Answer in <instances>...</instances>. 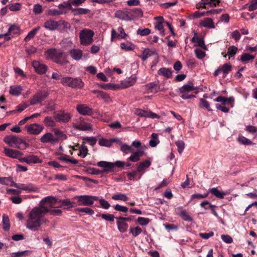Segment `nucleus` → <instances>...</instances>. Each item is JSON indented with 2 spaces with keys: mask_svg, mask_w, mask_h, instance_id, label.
<instances>
[{
  "mask_svg": "<svg viewBox=\"0 0 257 257\" xmlns=\"http://www.w3.org/2000/svg\"><path fill=\"white\" fill-rule=\"evenodd\" d=\"M56 202V199L53 196H49L44 198L39 202V206L34 207L29 213L26 227L33 231H37L42 226L46 225L49 222L45 217L47 213H49L53 216L61 215L62 212L61 210L50 209Z\"/></svg>",
  "mask_w": 257,
  "mask_h": 257,
  "instance_id": "f257e3e1",
  "label": "nucleus"
},
{
  "mask_svg": "<svg viewBox=\"0 0 257 257\" xmlns=\"http://www.w3.org/2000/svg\"><path fill=\"white\" fill-rule=\"evenodd\" d=\"M45 58L47 59H51L54 62L61 65L68 63L67 60L61 59L63 53L61 50H57L55 48L47 50L44 54Z\"/></svg>",
  "mask_w": 257,
  "mask_h": 257,
  "instance_id": "f03ea898",
  "label": "nucleus"
},
{
  "mask_svg": "<svg viewBox=\"0 0 257 257\" xmlns=\"http://www.w3.org/2000/svg\"><path fill=\"white\" fill-rule=\"evenodd\" d=\"M60 82L64 85L68 86L74 89H81L84 86V82L79 78L64 77L61 79Z\"/></svg>",
  "mask_w": 257,
  "mask_h": 257,
  "instance_id": "7ed1b4c3",
  "label": "nucleus"
},
{
  "mask_svg": "<svg viewBox=\"0 0 257 257\" xmlns=\"http://www.w3.org/2000/svg\"><path fill=\"white\" fill-rule=\"evenodd\" d=\"M125 164L123 162L121 161H116L114 163H111L109 162L101 161L97 163V165L101 168H103V172H112L115 167L117 168H122L124 167Z\"/></svg>",
  "mask_w": 257,
  "mask_h": 257,
  "instance_id": "20e7f679",
  "label": "nucleus"
},
{
  "mask_svg": "<svg viewBox=\"0 0 257 257\" xmlns=\"http://www.w3.org/2000/svg\"><path fill=\"white\" fill-rule=\"evenodd\" d=\"M195 89L196 88L194 86L192 82H189L179 88L178 92L182 99H188L195 97L194 95L190 94V92Z\"/></svg>",
  "mask_w": 257,
  "mask_h": 257,
  "instance_id": "39448f33",
  "label": "nucleus"
},
{
  "mask_svg": "<svg viewBox=\"0 0 257 257\" xmlns=\"http://www.w3.org/2000/svg\"><path fill=\"white\" fill-rule=\"evenodd\" d=\"M94 33L93 31L88 29L82 30L79 34L80 41L83 45H89L93 42Z\"/></svg>",
  "mask_w": 257,
  "mask_h": 257,
  "instance_id": "423d86ee",
  "label": "nucleus"
},
{
  "mask_svg": "<svg viewBox=\"0 0 257 257\" xmlns=\"http://www.w3.org/2000/svg\"><path fill=\"white\" fill-rule=\"evenodd\" d=\"M5 142L10 146L21 149L20 145L24 144L25 148L28 147V145L22 139L19 138L15 136H8L4 139Z\"/></svg>",
  "mask_w": 257,
  "mask_h": 257,
  "instance_id": "0eeeda50",
  "label": "nucleus"
},
{
  "mask_svg": "<svg viewBox=\"0 0 257 257\" xmlns=\"http://www.w3.org/2000/svg\"><path fill=\"white\" fill-rule=\"evenodd\" d=\"M74 198L78 199L79 205L84 206H91L94 201L98 200V197L91 195L76 196Z\"/></svg>",
  "mask_w": 257,
  "mask_h": 257,
  "instance_id": "6e6552de",
  "label": "nucleus"
},
{
  "mask_svg": "<svg viewBox=\"0 0 257 257\" xmlns=\"http://www.w3.org/2000/svg\"><path fill=\"white\" fill-rule=\"evenodd\" d=\"M53 116L55 119L58 122L67 123L69 122L72 117L70 113L61 110L58 112H54Z\"/></svg>",
  "mask_w": 257,
  "mask_h": 257,
  "instance_id": "1a4fd4ad",
  "label": "nucleus"
},
{
  "mask_svg": "<svg viewBox=\"0 0 257 257\" xmlns=\"http://www.w3.org/2000/svg\"><path fill=\"white\" fill-rule=\"evenodd\" d=\"M72 127L76 130L82 131H86L91 130L92 127L91 125L85 122L84 118L80 117L72 123Z\"/></svg>",
  "mask_w": 257,
  "mask_h": 257,
  "instance_id": "9d476101",
  "label": "nucleus"
},
{
  "mask_svg": "<svg viewBox=\"0 0 257 257\" xmlns=\"http://www.w3.org/2000/svg\"><path fill=\"white\" fill-rule=\"evenodd\" d=\"M49 95L47 92L40 91L35 94L30 101V105H35L44 101Z\"/></svg>",
  "mask_w": 257,
  "mask_h": 257,
  "instance_id": "9b49d317",
  "label": "nucleus"
},
{
  "mask_svg": "<svg viewBox=\"0 0 257 257\" xmlns=\"http://www.w3.org/2000/svg\"><path fill=\"white\" fill-rule=\"evenodd\" d=\"M44 128V127L38 123H33L25 126V129L28 133L31 135H37L39 134Z\"/></svg>",
  "mask_w": 257,
  "mask_h": 257,
  "instance_id": "f8f14e48",
  "label": "nucleus"
},
{
  "mask_svg": "<svg viewBox=\"0 0 257 257\" xmlns=\"http://www.w3.org/2000/svg\"><path fill=\"white\" fill-rule=\"evenodd\" d=\"M10 186H14L19 189L28 192H36L38 190V188L31 183L28 184L22 183L17 184L14 182L12 184H10Z\"/></svg>",
  "mask_w": 257,
  "mask_h": 257,
  "instance_id": "ddd939ff",
  "label": "nucleus"
},
{
  "mask_svg": "<svg viewBox=\"0 0 257 257\" xmlns=\"http://www.w3.org/2000/svg\"><path fill=\"white\" fill-rule=\"evenodd\" d=\"M130 14L129 9L125 8L116 11L114 13V17L122 21H130Z\"/></svg>",
  "mask_w": 257,
  "mask_h": 257,
  "instance_id": "4468645a",
  "label": "nucleus"
},
{
  "mask_svg": "<svg viewBox=\"0 0 257 257\" xmlns=\"http://www.w3.org/2000/svg\"><path fill=\"white\" fill-rule=\"evenodd\" d=\"M32 66L35 72L40 75L46 73L48 70V67L45 64L41 63L39 61H33Z\"/></svg>",
  "mask_w": 257,
  "mask_h": 257,
  "instance_id": "2eb2a0df",
  "label": "nucleus"
},
{
  "mask_svg": "<svg viewBox=\"0 0 257 257\" xmlns=\"http://www.w3.org/2000/svg\"><path fill=\"white\" fill-rule=\"evenodd\" d=\"M232 70V66L228 63L223 64L221 67H218L213 73L214 76H217L221 73H223V77H225Z\"/></svg>",
  "mask_w": 257,
  "mask_h": 257,
  "instance_id": "dca6fc26",
  "label": "nucleus"
},
{
  "mask_svg": "<svg viewBox=\"0 0 257 257\" xmlns=\"http://www.w3.org/2000/svg\"><path fill=\"white\" fill-rule=\"evenodd\" d=\"M76 110L80 114L84 115H91L93 114V109L84 104L77 105Z\"/></svg>",
  "mask_w": 257,
  "mask_h": 257,
  "instance_id": "f3484780",
  "label": "nucleus"
},
{
  "mask_svg": "<svg viewBox=\"0 0 257 257\" xmlns=\"http://www.w3.org/2000/svg\"><path fill=\"white\" fill-rule=\"evenodd\" d=\"M137 77L131 76L123 81H121L119 85V88L124 89L133 85L136 82Z\"/></svg>",
  "mask_w": 257,
  "mask_h": 257,
  "instance_id": "a211bd4d",
  "label": "nucleus"
},
{
  "mask_svg": "<svg viewBox=\"0 0 257 257\" xmlns=\"http://www.w3.org/2000/svg\"><path fill=\"white\" fill-rule=\"evenodd\" d=\"M40 141L43 143H54L58 141V138L54 137L50 133H47L41 137Z\"/></svg>",
  "mask_w": 257,
  "mask_h": 257,
  "instance_id": "6ab92c4d",
  "label": "nucleus"
},
{
  "mask_svg": "<svg viewBox=\"0 0 257 257\" xmlns=\"http://www.w3.org/2000/svg\"><path fill=\"white\" fill-rule=\"evenodd\" d=\"M4 153L7 156L16 159L23 155L22 152L6 148L4 149Z\"/></svg>",
  "mask_w": 257,
  "mask_h": 257,
  "instance_id": "aec40b11",
  "label": "nucleus"
},
{
  "mask_svg": "<svg viewBox=\"0 0 257 257\" xmlns=\"http://www.w3.org/2000/svg\"><path fill=\"white\" fill-rule=\"evenodd\" d=\"M58 21L50 19L46 21L44 24V27L49 31H54L58 28Z\"/></svg>",
  "mask_w": 257,
  "mask_h": 257,
  "instance_id": "412c9836",
  "label": "nucleus"
},
{
  "mask_svg": "<svg viewBox=\"0 0 257 257\" xmlns=\"http://www.w3.org/2000/svg\"><path fill=\"white\" fill-rule=\"evenodd\" d=\"M71 58L76 61L80 60L83 55V51L78 48H73L69 51Z\"/></svg>",
  "mask_w": 257,
  "mask_h": 257,
  "instance_id": "4be33fe9",
  "label": "nucleus"
},
{
  "mask_svg": "<svg viewBox=\"0 0 257 257\" xmlns=\"http://www.w3.org/2000/svg\"><path fill=\"white\" fill-rule=\"evenodd\" d=\"M146 89L151 93H157L160 91L159 85L155 82H151L145 85Z\"/></svg>",
  "mask_w": 257,
  "mask_h": 257,
  "instance_id": "5701e85b",
  "label": "nucleus"
},
{
  "mask_svg": "<svg viewBox=\"0 0 257 257\" xmlns=\"http://www.w3.org/2000/svg\"><path fill=\"white\" fill-rule=\"evenodd\" d=\"M131 21L136 18L142 17L143 13L142 10L139 8H135L133 9H129Z\"/></svg>",
  "mask_w": 257,
  "mask_h": 257,
  "instance_id": "b1692460",
  "label": "nucleus"
},
{
  "mask_svg": "<svg viewBox=\"0 0 257 257\" xmlns=\"http://www.w3.org/2000/svg\"><path fill=\"white\" fill-rule=\"evenodd\" d=\"M67 11L65 9L57 10L51 9L48 10L47 15L52 17L59 16L66 14Z\"/></svg>",
  "mask_w": 257,
  "mask_h": 257,
  "instance_id": "393cba45",
  "label": "nucleus"
},
{
  "mask_svg": "<svg viewBox=\"0 0 257 257\" xmlns=\"http://www.w3.org/2000/svg\"><path fill=\"white\" fill-rule=\"evenodd\" d=\"M157 20H160V21H157L155 24V29L159 31L160 34L162 36L165 35V30L162 24L163 21V18L162 17H158L155 18Z\"/></svg>",
  "mask_w": 257,
  "mask_h": 257,
  "instance_id": "a878e982",
  "label": "nucleus"
},
{
  "mask_svg": "<svg viewBox=\"0 0 257 257\" xmlns=\"http://www.w3.org/2000/svg\"><path fill=\"white\" fill-rule=\"evenodd\" d=\"M92 92L94 94H96L97 97L103 99L104 101L106 102H110L111 101V99L109 95L103 91L94 90Z\"/></svg>",
  "mask_w": 257,
  "mask_h": 257,
  "instance_id": "bb28decb",
  "label": "nucleus"
},
{
  "mask_svg": "<svg viewBox=\"0 0 257 257\" xmlns=\"http://www.w3.org/2000/svg\"><path fill=\"white\" fill-rule=\"evenodd\" d=\"M155 54H156L155 51L147 48L145 49L143 51L142 54L140 56H139V57L141 58L143 61H145L149 57H150L151 56L155 55Z\"/></svg>",
  "mask_w": 257,
  "mask_h": 257,
  "instance_id": "cd10ccee",
  "label": "nucleus"
},
{
  "mask_svg": "<svg viewBox=\"0 0 257 257\" xmlns=\"http://www.w3.org/2000/svg\"><path fill=\"white\" fill-rule=\"evenodd\" d=\"M158 74L166 78H170L172 76V71L170 68L162 67L158 71Z\"/></svg>",
  "mask_w": 257,
  "mask_h": 257,
  "instance_id": "c85d7f7f",
  "label": "nucleus"
},
{
  "mask_svg": "<svg viewBox=\"0 0 257 257\" xmlns=\"http://www.w3.org/2000/svg\"><path fill=\"white\" fill-rule=\"evenodd\" d=\"M72 11L74 16H78L82 15H86L90 13V10L86 8H71L70 9Z\"/></svg>",
  "mask_w": 257,
  "mask_h": 257,
  "instance_id": "c756f323",
  "label": "nucleus"
},
{
  "mask_svg": "<svg viewBox=\"0 0 257 257\" xmlns=\"http://www.w3.org/2000/svg\"><path fill=\"white\" fill-rule=\"evenodd\" d=\"M200 25L202 27H206L209 29H213L215 28L213 20L211 18H205L201 21Z\"/></svg>",
  "mask_w": 257,
  "mask_h": 257,
  "instance_id": "7c9ffc66",
  "label": "nucleus"
},
{
  "mask_svg": "<svg viewBox=\"0 0 257 257\" xmlns=\"http://www.w3.org/2000/svg\"><path fill=\"white\" fill-rule=\"evenodd\" d=\"M214 101L216 102H221L223 104L225 105L229 104L233 102L234 101V98L232 97L226 98L224 96H220L215 98Z\"/></svg>",
  "mask_w": 257,
  "mask_h": 257,
  "instance_id": "2f4dec72",
  "label": "nucleus"
},
{
  "mask_svg": "<svg viewBox=\"0 0 257 257\" xmlns=\"http://www.w3.org/2000/svg\"><path fill=\"white\" fill-rule=\"evenodd\" d=\"M209 192L216 196L217 198L223 199L224 196L226 195V192H221L217 188H213L209 190Z\"/></svg>",
  "mask_w": 257,
  "mask_h": 257,
  "instance_id": "473e14b6",
  "label": "nucleus"
},
{
  "mask_svg": "<svg viewBox=\"0 0 257 257\" xmlns=\"http://www.w3.org/2000/svg\"><path fill=\"white\" fill-rule=\"evenodd\" d=\"M117 228L121 232H125L128 228V224L123 220L118 219L116 222Z\"/></svg>",
  "mask_w": 257,
  "mask_h": 257,
  "instance_id": "72a5a7b5",
  "label": "nucleus"
},
{
  "mask_svg": "<svg viewBox=\"0 0 257 257\" xmlns=\"http://www.w3.org/2000/svg\"><path fill=\"white\" fill-rule=\"evenodd\" d=\"M31 251L26 250L22 251L12 252L11 253V257H26L30 255Z\"/></svg>",
  "mask_w": 257,
  "mask_h": 257,
  "instance_id": "f704fd0d",
  "label": "nucleus"
},
{
  "mask_svg": "<svg viewBox=\"0 0 257 257\" xmlns=\"http://www.w3.org/2000/svg\"><path fill=\"white\" fill-rule=\"evenodd\" d=\"M151 164L149 160H146L144 162H141L137 167V170L138 172H143L146 168H149Z\"/></svg>",
  "mask_w": 257,
  "mask_h": 257,
  "instance_id": "c9c22d12",
  "label": "nucleus"
},
{
  "mask_svg": "<svg viewBox=\"0 0 257 257\" xmlns=\"http://www.w3.org/2000/svg\"><path fill=\"white\" fill-rule=\"evenodd\" d=\"M22 90V87L20 85L10 87L9 92L11 94L15 96H19Z\"/></svg>",
  "mask_w": 257,
  "mask_h": 257,
  "instance_id": "e433bc0d",
  "label": "nucleus"
},
{
  "mask_svg": "<svg viewBox=\"0 0 257 257\" xmlns=\"http://www.w3.org/2000/svg\"><path fill=\"white\" fill-rule=\"evenodd\" d=\"M84 144L85 142H83L82 144L79 148V153L78 154V156L81 157L82 158H85L88 152V148Z\"/></svg>",
  "mask_w": 257,
  "mask_h": 257,
  "instance_id": "4c0bfd02",
  "label": "nucleus"
},
{
  "mask_svg": "<svg viewBox=\"0 0 257 257\" xmlns=\"http://www.w3.org/2000/svg\"><path fill=\"white\" fill-rule=\"evenodd\" d=\"M41 27L40 26H38L35 28H34L32 31L28 33V35L25 38L24 40L25 42L29 41L31 39L33 38L36 33L40 29Z\"/></svg>",
  "mask_w": 257,
  "mask_h": 257,
  "instance_id": "58836bf2",
  "label": "nucleus"
},
{
  "mask_svg": "<svg viewBox=\"0 0 257 257\" xmlns=\"http://www.w3.org/2000/svg\"><path fill=\"white\" fill-rule=\"evenodd\" d=\"M27 164H36L41 163L42 160L40 159L37 156L34 155H29L27 157Z\"/></svg>",
  "mask_w": 257,
  "mask_h": 257,
  "instance_id": "ea45409f",
  "label": "nucleus"
},
{
  "mask_svg": "<svg viewBox=\"0 0 257 257\" xmlns=\"http://www.w3.org/2000/svg\"><path fill=\"white\" fill-rule=\"evenodd\" d=\"M152 139L149 141V145L152 147H155L160 142L158 134L156 133H153L151 135Z\"/></svg>",
  "mask_w": 257,
  "mask_h": 257,
  "instance_id": "a19ab883",
  "label": "nucleus"
},
{
  "mask_svg": "<svg viewBox=\"0 0 257 257\" xmlns=\"http://www.w3.org/2000/svg\"><path fill=\"white\" fill-rule=\"evenodd\" d=\"M53 132L55 135L57 136L56 138H58V140L62 139L63 140H66L67 138V136L63 133L62 131L57 128H54L53 129Z\"/></svg>",
  "mask_w": 257,
  "mask_h": 257,
  "instance_id": "79ce46f5",
  "label": "nucleus"
},
{
  "mask_svg": "<svg viewBox=\"0 0 257 257\" xmlns=\"http://www.w3.org/2000/svg\"><path fill=\"white\" fill-rule=\"evenodd\" d=\"M237 48L235 46H231L228 47L227 50V53L224 56V57H226V55H228L229 58L234 57L237 51Z\"/></svg>",
  "mask_w": 257,
  "mask_h": 257,
  "instance_id": "37998d69",
  "label": "nucleus"
},
{
  "mask_svg": "<svg viewBox=\"0 0 257 257\" xmlns=\"http://www.w3.org/2000/svg\"><path fill=\"white\" fill-rule=\"evenodd\" d=\"M58 28L59 27L61 30H63L64 31L69 29L71 27L70 24L64 20H60L58 21Z\"/></svg>",
  "mask_w": 257,
  "mask_h": 257,
  "instance_id": "c03bdc74",
  "label": "nucleus"
},
{
  "mask_svg": "<svg viewBox=\"0 0 257 257\" xmlns=\"http://www.w3.org/2000/svg\"><path fill=\"white\" fill-rule=\"evenodd\" d=\"M255 55H251L248 53H244L240 57V61L244 63H247L250 60H253Z\"/></svg>",
  "mask_w": 257,
  "mask_h": 257,
  "instance_id": "a18cd8bd",
  "label": "nucleus"
},
{
  "mask_svg": "<svg viewBox=\"0 0 257 257\" xmlns=\"http://www.w3.org/2000/svg\"><path fill=\"white\" fill-rule=\"evenodd\" d=\"M99 87L104 89H112L115 90L119 88V85L112 84L110 83L102 84L99 85Z\"/></svg>",
  "mask_w": 257,
  "mask_h": 257,
  "instance_id": "49530a36",
  "label": "nucleus"
},
{
  "mask_svg": "<svg viewBox=\"0 0 257 257\" xmlns=\"http://www.w3.org/2000/svg\"><path fill=\"white\" fill-rule=\"evenodd\" d=\"M20 29L16 25L11 26L8 30V34L11 35V37H13L15 35L19 34Z\"/></svg>",
  "mask_w": 257,
  "mask_h": 257,
  "instance_id": "de8ad7c7",
  "label": "nucleus"
},
{
  "mask_svg": "<svg viewBox=\"0 0 257 257\" xmlns=\"http://www.w3.org/2000/svg\"><path fill=\"white\" fill-rule=\"evenodd\" d=\"M129 231L130 233L135 237L140 235L142 232L143 230L141 228L137 226L135 227H130Z\"/></svg>",
  "mask_w": 257,
  "mask_h": 257,
  "instance_id": "09e8293b",
  "label": "nucleus"
},
{
  "mask_svg": "<svg viewBox=\"0 0 257 257\" xmlns=\"http://www.w3.org/2000/svg\"><path fill=\"white\" fill-rule=\"evenodd\" d=\"M111 198L115 200H121L126 201L128 200V197L124 194L117 193L112 196Z\"/></svg>",
  "mask_w": 257,
  "mask_h": 257,
  "instance_id": "8fccbe9b",
  "label": "nucleus"
},
{
  "mask_svg": "<svg viewBox=\"0 0 257 257\" xmlns=\"http://www.w3.org/2000/svg\"><path fill=\"white\" fill-rule=\"evenodd\" d=\"M14 182L12 177H0V184L10 186V184H12Z\"/></svg>",
  "mask_w": 257,
  "mask_h": 257,
  "instance_id": "3c124183",
  "label": "nucleus"
},
{
  "mask_svg": "<svg viewBox=\"0 0 257 257\" xmlns=\"http://www.w3.org/2000/svg\"><path fill=\"white\" fill-rule=\"evenodd\" d=\"M96 216H101V217L106 221L112 222L114 219V216L110 214H98Z\"/></svg>",
  "mask_w": 257,
  "mask_h": 257,
  "instance_id": "603ef678",
  "label": "nucleus"
},
{
  "mask_svg": "<svg viewBox=\"0 0 257 257\" xmlns=\"http://www.w3.org/2000/svg\"><path fill=\"white\" fill-rule=\"evenodd\" d=\"M9 221V218L8 216L6 215L3 216V229L6 231H8L10 229V224Z\"/></svg>",
  "mask_w": 257,
  "mask_h": 257,
  "instance_id": "864d4df0",
  "label": "nucleus"
},
{
  "mask_svg": "<svg viewBox=\"0 0 257 257\" xmlns=\"http://www.w3.org/2000/svg\"><path fill=\"white\" fill-rule=\"evenodd\" d=\"M180 216L183 220L188 221H191L192 220L191 217L189 216L188 212L185 209H183L182 208H180Z\"/></svg>",
  "mask_w": 257,
  "mask_h": 257,
  "instance_id": "5fc2aeb1",
  "label": "nucleus"
},
{
  "mask_svg": "<svg viewBox=\"0 0 257 257\" xmlns=\"http://www.w3.org/2000/svg\"><path fill=\"white\" fill-rule=\"evenodd\" d=\"M29 106V104H27L26 103H23L22 104H19L17 106V109L16 110H14L12 111H10V113H16L17 112H22L25 109L27 108Z\"/></svg>",
  "mask_w": 257,
  "mask_h": 257,
  "instance_id": "6e6d98bb",
  "label": "nucleus"
},
{
  "mask_svg": "<svg viewBox=\"0 0 257 257\" xmlns=\"http://www.w3.org/2000/svg\"><path fill=\"white\" fill-rule=\"evenodd\" d=\"M120 47L122 50L125 51H133L135 49V45L132 43H124L120 44Z\"/></svg>",
  "mask_w": 257,
  "mask_h": 257,
  "instance_id": "4d7b16f0",
  "label": "nucleus"
},
{
  "mask_svg": "<svg viewBox=\"0 0 257 257\" xmlns=\"http://www.w3.org/2000/svg\"><path fill=\"white\" fill-rule=\"evenodd\" d=\"M237 141L240 144L244 145H251L253 144L251 141L243 136H239L237 138Z\"/></svg>",
  "mask_w": 257,
  "mask_h": 257,
  "instance_id": "13d9d810",
  "label": "nucleus"
},
{
  "mask_svg": "<svg viewBox=\"0 0 257 257\" xmlns=\"http://www.w3.org/2000/svg\"><path fill=\"white\" fill-rule=\"evenodd\" d=\"M199 106L201 108H205L208 111L212 110L211 108L210 107V104L209 102L207 100L203 98H201L200 99V103Z\"/></svg>",
  "mask_w": 257,
  "mask_h": 257,
  "instance_id": "bf43d9fd",
  "label": "nucleus"
},
{
  "mask_svg": "<svg viewBox=\"0 0 257 257\" xmlns=\"http://www.w3.org/2000/svg\"><path fill=\"white\" fill-rule=\"evenodd\" d=\"M212 12V11H206V12L203 11L202 12H201L200 11H196L193 14V16L194 18H198L202 16H203L204 15L208 16L211 14Z\"/></svg>",
  "mask_w": 257,
  "mask_h": 257,
  "instance_id": "052dcab7",
  "label": "nucleus"
},
{
  "mask_svg": "<svg viewBox=\"0 0 257 257\" xmlns=\"http://www.w3.org/2000/svg\"><path fill=\"white\" fill-rule=\"evenodd\" d=\"M120 150L125 154H128L130 153H133L134 150L131 146L124 144L121 146Z\"/></svg>",
  "mask_w": 257,
  "mask_h": 257,
  "instance_id": "680f3d73",
  "label": "nucleus"
},
{
  "mask_svg": "<svg viewBox=\"0 0 257 257\" xmlns=\"http://www.w3.org/2000/svg\"><path fill=\"white\" fill-rule=\"evenodd\" d=\"M86 0H72L70 3H67V6H68L70 9L73 8L72 6H78L82 5Z\"/></svg>",
  "mask_w": 257,
  "mask_h": 257,
  "instance_id": "e2e57ef3",
  "label": "nucleus"
},
{
  "mask_svg": "<svg viewBox=\"0 0 257 257\" xmlns=\"http://www.w3.org/2000/svg\"><path fill=\"white\" fill-rule=\"evenodd\" d=\"M44 122L47 126L53 127L56 125V123L50 116H47L45 118Z\"/></svg>",
  "mask_w": 257,
  "mask_h": 257,
  "instance_id": "0e129e2a",
  "label": "nucleus"
},
{
  "mask_svg": "<svg viewBox=\"0 0 257 257\" xmlns=\"http://www.w3.org/2000/svg\"><path fill=\"white\" fill-rule=\"evenodd\" d=\"M59 202H61L62 203V205L64 206H68V208H66V209H68L69 208H71L74 207L73 205V202H72L70 201L69 199H66L63 200H60L59 201Z\"/></svg>",
  "mask_w": 257,
  "mask_h": 257,
  "instance_id": "69168bd1",
  "label": "nucleus"
},
{
  "mask_svg": "<svg viewBox=\"0 0 257 257\" xmlns=\"http://www.w3.org/2000/svg\"><path fill=\"white\" fill-rule=\"evenodd\" d=\"M177 147V150L180 154H181L185 148V143L182 140H179L175 143Z\"/></svg>",
  "mask_w": 257,
  "mask_h": 257,
  "instance_id": "338daca9",
  "label": "nucleus"
},
{
  "mask_svg": "<svg viewBox=\"0 0 257 257\" xmlns=\"http://www.w3.org/2000/svg\"><path fill=\"white\" fill-rule=\"evenodd\" d=\"M150 33L151 30L149 28L139 29L137 31V34L142 36H147Z\"/></svg>",
  "mask_w": 257,
  "mask_h": 257,
  "instance_id": "774afa93",
  "label": "nucleus"
}]
</instances>
